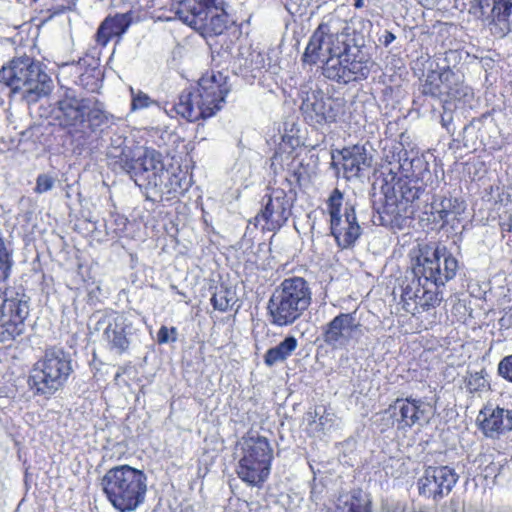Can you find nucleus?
I'll list each match as a JSON object with an SVG mask.
<instances>
[{
	"instance_id": "nucleus-1",
	"label": "nucleus",
	"mask_w": 512,
	"mask_h": 512,
	"mask_svg": "<svg viewBox=\"0 0 512 512\" xmlns=\"http://www.w3.org/2000/svg\"><path fill=\"white\" fill-rule=\"evenodd\" d=\"M371 27L372 22L362 17L345 20L329 16L310 36L303 63H322L324 77L338 84L366 79L374 65L365 47V35Z\"/></svg>"
},
{
	"instance_id": "nucleus-2",
	"label": "nucleus",
	"mask_w": 512,
	"mask_h": 512,
	"mask_svg": "<svg viewBox=\"0 0 512 512\" xmlns=\"http://www.w3.org/2000/svg\"><path fill=\"white\" fill-rule=\"evenodd\" d=\"M390 152L391 156L385 155L387 165L382 167L384 203L377 209V215L380 225L396 227L414 213L412 204L424 192L430 170L423 155L408 157L407 150L400 143L393 145Z\"/></svg>"
},
{
	"instance_id": "nucleus-3",
	"label": "nucleus",
	"mask_w": 512,
	"mask_h": 512,
	"mask_svg": "<svg viewBox=\"0 0 512 512\" xmlns=\"http://www.w3.org/2000/svg\"><path fill=\"white\" fill-rule=\"evenodd\" d=\"M457 269V259L444 246L422 253L414 268L416 278L402 288L405 311L415 315L439 305L442 295L438 289L456 276Z\"/></svg>"
},
{
	"instance_id": "nucleus-4",
	"label": "nucleus",
	"mask_w": 512,
	"mask_h": 512,
	"mask_svg": "<svg viewBox=\"0 0 512 512\" xmlns=\"http://www.w3.org/2000/svg\"><path fill=\"white\" fill-rule=\"evenodd\" d=\"M54 118L75 139L86 140V129L92 133L102 130L112 115L105 111L103 103L93 97H80L67 89L56 103Z\"/></svg>"
},
{
	"instance_id": "nucleus-5",
	"label": "nucleus",
	"mask_w": 512,
	"mask_h": 512,
	"mask_svg": "<svg viewBox=\"0 0 512 512\" xmlns=\"http://www.w3.org/2000/svg\"><path fill=\"white\" fill-rule=\"evenodd\" d=\"M229 91L226 76L220 72L206 73L196 89L180 94L173 110L190 122L211 117L222 109Z\"/></svg>"
},
{
	"instance_id": "nucleus-6",
	"label": "nucleus",
	"mask_w": 512,
	"mask_h": 512,
	"mask_svg": "<svg viewBox=\"0 0 512 512\" xmlns=\"http://www.w3.org/2000/svg\"><path fill=\"white\" fill-rule=\"evenodd\" d=\"M104 494L119 512H133L146 499L148 478L143 470L117 465L106 471L101 480Z\"/></svg>"
},
{
	"instance_id": "nucleus-7",
	"label": "nucleus",
	"mask_w": 512,
	"mask_h": 512,
	"mask_svg": "<svg viewBox=\"0 0 512 512\" xmlns=\"http://www.w3.org/2000/svg\"><path fill=\"white\" fill-rule=\"evenodd\" d=\"M121 137L113 140L108 148L107 156L111 164L126 172L138 186L150 188L165 176V165L162 154L153 148H137L135 150L123 146Z\"/></svg>"
},
{
	"instance_id": "nucleus-8",
	"label": "nucleus",
	"mask_w": 512,
	"mask_h": 512,
	"mask_svg": "<svg viewBox=\"0 0 512 512\" xmlns=\"http://www.w3.org/2000/svg\"><path fill=\"white\" fill-rule=\"evenodd\" d=\"M72 373L70 353L54 346L33 364L27 383L34 395L49 399L65 387Z\"/></svg>"
},
{
	"instance_id": "nucleus-9",
	"label": "nucleus",
	"mask_w": 512,
	"mask_h": 512,
	"mask_svg": "<svg viewBox=\"0 0 512 512\" xmlns=\"http://www.w3.org/2000/svg\"><path fill=\"white\" fill-rule=\"evenodd\" d=\"M311 302L312 291L304 278L294 276L284 279L268 301L270 323L278 327L292 325L309 308Z\"/></svg>"
},
{
	"instance_id": "nucleus-10",
	"label": "nucleus",
	"mask_w": 512,
	"mask_h": 512,
	"mask_svg": "<svg viewBox=\"0 0 512 512\" xmlns=\"http://www.w3.org/2000/svg\"><path fill=\"white\" fill-rule=\"evenodd\" d=\"M226 0H172L171 11L203 36L222 34L228 25Z\"/></svg>"
},
{
	"instance_id": "nucleus-11",
	"label": "nucleus",
	"mask_w": 512,
	"mask_h": 512,
	"mask_svg": "<svg viewBox=\"0 0 512 512\" xmlns=\"http://www.w3.org/2000/svg\"><path fill=\"white\" fill-rule=\"evenodd\" d=\"M0 82L13 92L23 91L28 100L47 95L51 90V79L41 68L40 63L30 57L12 59L0 70Z\"/></svg>"
},
{
	"instance_id": "nucleus-12",
	"label": "nucleus",
	"mask_w": 512,
	"mask_h": 512,
	"mask_svg": "<svg viewBox=\"0 0 512 512\" xmlns=\"http://www.w3.org/2000/svg\"><path fill=\"white\" fill-rule=\"evenodd\" d=\"M241 457L238 461V477L252 486L262 485L269 477L273 460V448L264 436L248 434L240 441Z\"/></svg>"
},
{
	"instance_id": "nucleus-13",
	"label": "nucleus",
	"mask_w": 512,
	"mask_h": 512,
	"mask_svg": "<svg viewBox=\"0 0 512 512\" xmlns=\"http://www.w3.org/2000/svg\"><path fill=\"white\" fill-rule=\"evenodd\" d=\"M300 106L305 121L313 126L341 121L346 113V101L342 97H333L320 89L305 93Z\"/></svg>"
},
{
	"instance_id": "nucleus-14",
	"label": "nucleus",
	"mask_w": 512,
	"mask_h": 512,
	"mask_svg": "<svg viewBox=\"0 0 512 512\" xmlns=\"http://www.w3.org/2000/svg\"><path fill=\"white\" fill-rule=\"evenodd\" d=\"M362 325L356 313H340L323 327V341L334 350L347 349L359 342Z\"/></svg>"
},
{
	"instance_id": "nucleus-15",
	"label": "nucleus",
	"mask_w": 512,
	"mask_h": 512,
	"mask_svg": "<svg viewBox=\"0 0 512 512\" xmlns=\"http://www.w3.org/2000/svg\"><path fill=\"white\" fill-rule=\"evenodd\" d=\"M263 208L254 218L256 227L263 231H277L291 215L292 200L286 191L281 188H273L264 199Z\"/></svg>"
},
{
	"instance_id": "nucleus-16",
	"label": "nucleus",
	"mask_w": 512,
	"mask_h": 512,
	"mask_svg": "<svg viewBox=\"0 0 512 512\" xmlns=\"http://www.w3.org/2000/svg\"><path fill=\"white\" fill-rule=\"evenodd\" d=\"M385 414L393 419L399 430H408L417 424H428L433 416V406L423 399L397 398Z\"/></svg>"
},
{
	"instance_id": "nucleus-17",
	"label": "nucleus",
	"mask_w": 512,
	"mask_h": 512,
	"mask_svg": "<svg viewBox=\"0 0 512 512\" xmlns=\"http://www.w3.org/2000/svg\"><path fill=\"white\" fill-rule=\"evenodd\" d=\"M471 9L496 37L503 38L512 31V0H473Z\"/></svg>"
},
{
	"instance_id": "nucleus-18",
	"label": "nucleus",
	"mask_w": 512,
	"mask_h": 512,
	"mask_svg": "<svg viewBox=\"0 0 512 512\" xmlns=\"http://www.w3.org/2000/svg\"><path fill=\"white\" fill-rule=\"evenodd\" d=\"M28 314L29 305L24 295L6 299L0 295V342L11 341L21 335Z\"/></svg>"
},
{
	"instance_id": "nucleus-19",
	"label": "nucleus",
	"mask_w": 512,
	"mask_h": 512,
	"mask_svg": "<svg viewBox=\"0 0 512 512\" xmlns=\"http://www.w3.org/2000/svg\"><path fill=\"white\" fill-rule=\"evenodd\" d=\"M132 323L115 311L104 314L97 322L96 329L102 331V339L111 351L122 354L129 349Z\"/></svg>"
},
{
	"instance_id": "nucleus-20",
	"label": "nucleus",
	"mask_w": 512,
	"mask_h": 512,
	"mask_svg": "<svg viewBox=\"0 0 512 512\" xmlns=\"http://www.w3.org/2000/svg\"><path fill=\"white\" fill-rule=\"evenodd\" d=\"M373 162V156L364 145H353L332 153L331 165L338 172L342 170L347 180L359 178Z\"/></svg>"
},
{
	"instance_id": "nucleus-21",
	"label": "nucleus",
	"mask_w": 512,
	"mask_h": 512,
	"mask_svg": "<svg viewBox=\"0 0 512 512\" xmlns=\"http://www.w3.org/2000/svg\"><path fill=\"white\" fill-rule=\"evenodd\" d=\"M458 481V475L448 466L425 469L423 476L418 480L419 493L434 500L448 495Z\"/></svg>"
},
{
	"instance_id": "nucleus-22",
	"label": "nucleus",
	"mask_w": 512,
	"mask_h": 512,
	"mask_svg": "<svg viewBox=\"0 0 512 512\" xmlns=\"http://www.w3.org/2000/svg\"><path fill=\"white\" fill-rule=\"evenodd\" d=\"M477 422L486 438L500 439L512 431V409L487 404L479 411Z\"/></svg>"
},
{
	"instance_id": "nucleus-23",
	"label": "nucleus",
	"mask_w": 512,
	"mask_h": 512,
	"mask_svg": "<svg viewBox=\"0 0 512 512\" xmlns=\"http://www.w3.org/2000/svg\"><path fill=\"white\" fill-rule=\"evenodd\" d=\"M330 232L340 249L353 247L362 234L353 206L346 205L344 216L330 219Z\"/></svg>"
},
{
	"instance_id": "nucleus-24",
	"label": "nucleus",
	"mask_w": 512,
	"mask_h": 512,
	"mask_svg": "<svg viewBox=\"0 0 512 512\" xmlns=\"http://www.w3.org/2000/svg\"><path fill=\"white\" fill-rule=\"evenodd\" d=\"M164 174L165 176L162 175L160 181H157V184L150 188L166 195V199L176 198L189 189L191 179L187 172L182 171L179 167L171 170L165 169Z\"/></svg>"
},
{
	"instance_id": "nucleus-25",
	"label": "nucleus",
	"mask_w": 512,
	"mask_h": 512,
	"mask_svg": "<svg viewBox=\"0 0 512 512\" xmlns=\"http://www.w3.org/2000/svg\"><path fill=\"white\" fill-rule=\"evenodd\" d=\"M465 210V202L454 197H436L431 204L434 221H441L442 226L451 224L454 227L455 222H459Z\"/></svg>"
},
{
	"instance_id": "nucleus-26",
	"label": "nucleus",
	"mask_w": 512,
	"mask_h": 512,
	"mask_svg": "<svg viewBox=\"0 0 512 512\" xmlns=\"http://www.w3.org/2000/svg\"><path fill=\"white\" fill-rule=\"evenodd\" d=\"M131 22L132 14L130 12L106 17L97 30V43L106 46L113 37H121L127 31Z\"/></svg>"
},
{
	"instance_id": "nucleus-27",
	"label": "nucleus",
	"mask_w": 512,
	"mask_h": 512,
	"mask_svg": "<svg viewBox=\"0 0 512 512\" xmlns=\"http://www.w3.org/2000/svg\"><path fill=\"white\" fill-rule=\"evenodd\" d=\"M334 512H372L370 500L361 491L341 495Z\"/></svg>"
},
{
	"instance_id": "nucleus-28",
	"label": "nucleus",
	"mask_w": 512,
	"mask_h": 512,
	"mask_svg": "<svg viewBox=\"0 0 512 512\" xmlns=\"http://www.w3.org/2000/svg\"><path fill=\"white\" fill-rule=\"evenodd\" d=\"M298 341L294 336H287L277 346L267 350L264 362L268 366H273L278 362L285 361L296 350Z\"/></svg>"
},
{
	"instance_id": "nucleus-29",
	"label": "nucleus",
	"mask_w": 512,
	"mask_h": 512,
	"mask_svg": "<svg viewBox=\"0 0 512 512\" xmlns=\"http://www.w3.org/2000/svg\"><path fill=\"white\" fill-rule=\"evenodd\" d=\"M443 82L441 80V69L431 70L426 77L425 83L422 86V92L425 95L432 97H442L446 95Z\"/></svg>"
},
{
	"instance_id": "nucleus-30",
	"label": "nucleus",
	"mask_w": 512,
	"mask_h": 512,
	"mask_svg": "<svg viewBox=\"0 0 512 512\" xmlns=\"http://www.w3.org/2000/svg\"><path fill=\"white\" fill-rule=\"evenodd\" d=\"M211 302L215 309L219 311H227L236 302L235 292L227 287H220L213 294Z\"/></svg>"
},
{
	"instance_id": "nucleus-31",
	"label": "nucleus",
	"mask_w": 512,
	"mask_h": 512,
	"mask_svg": "<svg viewBox=\"0 0 512 512\" xmlns=\"http://www.w3.org/2000/svg\"><path fill=\"white\" fill-rule=\"evenodd\" d=\"M465 387L470 393L483 392L490 388L487 373L484 369L478 372H469L465 378Z\"/></svg>"
},
{
	"instance_id": "nucleus-32",
	"label": "nucleus",
	"mask_w": 512,
	"mask_h": 512,
	"mask_svg": "<svg viewBox=\"0 0 512 512\" xmlns=\"http://www.w3.org/2000/svg\"><path fill=\"white\" fill-rule=\"evenodd\" d=\"M12 265V254L7 249L3 237L0 236V283L9 278Z\"/></svg>"
},
{
	"instance_id": "nucleus-33",
	"label": "nucleus",
	"mask_w": 512,
	"mask_h": 512,
	"mask_svg": "<svg viewBox=\"0 0 512 512\" xmlns=\"http://www.w3.org/2000/svg\"><path fill=\"white\" fill-rule=\"evenodd\" d=\"M336 421V417L333 413L328 412L327 410H324L323 414L319 416L318 420H313L309 426L310 430L320 434H325L326 432L330 431L331 428L334 426Z\"/></svg>"
},
{
	"instance_id": "nucleus-34",
	"label": "nucleus",
	"mask_w": 512,
	"mask_h": 512,
	"mask_svg": "<svg viewBox=\"0 0 512 512\" xmlns=\"http://www.w3.org/2000/svg\"><path fill=\"white\" fill-rule=\"evenodd\" d=\"M445 96L451 100L468 103L473 98V91L469 86L465 85L463 79H461Z\"/></svg>"
},
{
	"instance_id": "nucleus-35",
	"label": "nucleus",
	"mask_w": 512,
	"mask_h": 512,
	"mask_svg": "<svg viewBox=\"0 0 512 512\" xmlns=\"http://www.w3.org/2000/svg\"><path fill=\"white\" fill-rule=\"evenodd\" d=\"M131 93V111L142 110L156 104L146 93L141 90H135L130 87Z\"/></svg>"
},
{
	"instance_id": "nucleus-36",
	"label": "nucleus",
	"mask_w": 512,
	"mask_h": 512,
	"mask_svg": "<svg viewBox=\"0 0 512 512\" xmlns=\"http://www.w3.org/2000/svg\"><path fill=\"white\" fill-rule=\"evenodd\" d=\"M343 195L338 189H334L327 201V209L330 219L343 216L341 214Z\"/></svg>"
},
{
	"instance_id": "nucleus-37",
	"label": "nucleus",
	"mask_w": 512,
	"mask_h": 512,
	"mask_svg": "<svg viewBox=\"0 0 512 512\" xmlns=\"http://www.w3.org/2000/svg\"><path fill=\"white\" fill-rule=\"evenodd\" d=\"M441 69V80L444 85L445 91L448 93L450 90H452L455 85L459 83L462 79V75L454 72L450 67H440Z\"/></svg>"
},
{
	"instance_id": "nucleus-38",
	"label": "nucleus",
	"mask_w": 512,
	"mask_h": 512,
	"mask_svg": "<svg viewBox=\"0 0 512 512\" xmlns=\"http://www.w3.org/2000/svg\"><path fill=\"white\" fill-rule=\"evenodd\" d=\"M497 371L502 378L512 383V354L499 362Z\"/></svg>"
},
{
	"instance_id": "nucleus-39",
	"label": "nucleus",
	"mask_w": 512,
	"mask_h": 512,
	"mask_svg": "<svg viewBox=\"0 0 512 512\" xmlns=\"http://www.w3.org/2000/svg\"><path fill=\"white\" fill-rule=\"evenodd\" d=\"M177 340V329L175 327L168 328L161 326L157 333V341L159 344L175 342Z\"/></svg>"
},
{
	"instance_id": "nucleus-40",
	"label": "nucleus",
	"mask_w": 512,
	"mask_h": 512,
	"mask_svg": "<svg viewBox=\"0 0 512 512\" xmlns=\"http://www.w3.org/2000/svg\"><path fill=\"white\" fill-rule=\"evenodd\" d=\"M53 186L54 179L46 174H42L37 178L35 191L38 193H45L51 190Z\"/></svg>"
},
{
	"instance_id": "nucleus-41",
	"label": "nucleus",
	"mask_w": 512,
	"mask_h": 512,
	"mask_svg": "<svg viewBox=\"0 0 512 512\" xmlns=\"http://www.w3.org/2000/svg\"><path fill=\"white\" fill-rule=\"evenodd\" d=\"M395 38L396 37L392 32L385 31L383 36L380 38V42L387 47L395 40Z\"/></svg>"
},
{
	"instance_id": "nucleus-42",
	"label": "nucleus",
	"mask_w": 512,
	"mask_h": 512,
	"mask_svg": "<svg viewBox=\"0 0 512 512\" xmlns=\"http://www.w3.org/2000/svg\"><path fill=\"white\" fill-rule=\"evenodd\" d=\"M503 230L512 232V217L509 218V221L507 223L503 224Z\"/></svg>"
},
{
	"instance_id": "nucleus-43",
	"label": "nucleus",
	"mask_w": 512,
	"mask_h": 512,
	"mask_svg": "<svg viewBox=\"0 0 512 512\" xmlns=\"http://www.w3.org/2000/svg\"><path fill=\"white\" fill-rule=\"evenodd\" d=\"M422 6H432L435 3V0H417Z\"/></svg>"
},
{
	"instance_id": "nucleus-44",
	"label": "nucleus",
	"mask_w": 512,
	"mask_h": 512,
	"mask_svg": "<svg viewBox=\"0 0 512 512\" xmlns=\"http://www.w3.org/2000/svg\"><path fill=\"white\" fill-rule=\"evenodd\" d=\"M353 5L357 9L363 8L365 5V0H354Z\"/></svg>"
},
{
	"instance_id": "nucleus-45",
	"label": "nucleus",
	"mask_w": 512,
	"mask_h": 512,
	"mask_svg": "<svg viewBox=\"0 0 512 512\" xmlns=\"http://www.w3.org/2000/svg\"><path fill=\"white\" fill-rule=\"evenodd\" d=\"M387 512H403V510L400 506H397L393 510L388 509Z\"/></svg>"
}]
</instances>
